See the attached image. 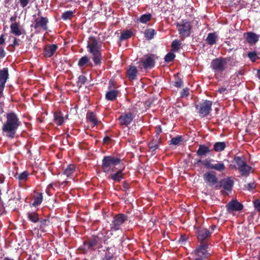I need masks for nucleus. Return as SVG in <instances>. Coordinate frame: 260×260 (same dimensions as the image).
<instances>
[{
    "label": "nucleus",
    "mask_w": 260,
    "mask_h": 260,
    "mask_svg": "<svg viewBox=\"0 0 260 260\" xmlns=\"http://www.w3.org/2000/svg\"><path fill=\"white\" fill-rule=\"evenodd\" d=\"M3 260H14L13 259L9 258L8 257H5Z\"/></svg>",
    "instance_id": "nucleus-61"
},
{
    "label": "nucleus",
    "mask_w": 260,
    "mask_h": 260,
    "mask_svg": "<svg viewBox=\"0 0 260 260\" xmlns=\"http://www.w3.org/2000/svg\"><path fill=\"white\" fill-rule=\"evenodd\" d=\"M226 147L225 142H219L215 143L213 145V150L216 152L223 151Z\"/></svg>",
    "instance_id": "nucleus-35"
},
{
    "label": "nucleus",
    "mask_w": 260,
    "mask_h": 260,
    "mask_svg": "<svg viewBox=\"0 0 260 260\" xmlns=\"http://www.w3.org/2000/svg\"><path fill=\"white\" fill-rule=\"evenodd\" d=\"M6 118V121L3 125L2 131L7 137L12 139L21 123L16 114L13 112L7 113Z\"/></svg>",
    "instance_id": "nucleus-1"
},
{
    "label": "nucleus",
    "mask_w": 260,
    "mask_h": 260,
    "mask_svg": "<svg viewBox=\"0 0 260 260\" xmlns=\"http://www.w3.org/2000/svg\"><path fill=\"white\" fill-rule=\"evenodd\" d=\"M255 187L254 183H250L247 185V188L249 190L253 189Z\"/></svg>",
    "instance_id": "nucleus-54"
},
{
    "label": "nucleus",
    "mask_w": 260,
    "mask_h": 260,
    "mask_svg": "<svg viewBox=\"0 0 260 260\" xmlns=\"http://www.w3.org/2000/svg\"><path fill=\"white\" fill-rule=\"evenodd\" d=\"M40 11L38 13V17L34 15V21L32 26L37 31L46 30L47 29V24L49 22L47 17L41 16Z\"/></svg>",
    "instance_id": "nucleus-4"
},
{
    "label": "nucleus",
    "mask_w": 260,
    "mask_h": 260,
    "mask_svg": "<svg viewBox=\"0 0 260 260\" xmlns=\"http://www.w3.org/2000/svg\"><path fill=\"white\" fill-rule=\"evenodd\" d=\"M243 208V205L237 200H232L226 205L227 210L229 213L240 211L242 210Z\"/></svg>",
    "instance_id": "nucleus-12"
},
{
    "label": "nucleus",
    "mask_w": 260,
    "mask_h": 260,
    "mask_svg": "<svg viewBox=\"0 0 260 260\" xmlns=\"http://www.w3.org/2000/svg\"><path fill=\"white\" fill-rule=\"evenodd\" d=\"M54 121L58 125H61L64 122V118L60 112H55L54 114Z\"/></svg>",
    "instance_id": "nucleus-29"
},
{
    "label": "nucleus",
    "mask_w": 260,
    "mask_h": 260,
    "mask_svg": "<svg viewBox=\"0 0 260 260\" xmlns=\"http://www.w3.org/2000/svg\"><path fill=\"white\" fill-rule=\"evenodd\" d=\"M226 64L227 61L225 59L218 58L212 61L211 66L215 72L221 73L225 69Z\"/></svg>",
    "instance_id": "nucleus-10"
},
{
    "label": "nucleus",
    "mask_w": 260,
    "mask_h": 260,
    "mask_svg": "<svg viewBox=\"0 0 260 260\" xmlns=\"http://www.w3.org/2000/svg\"><path fill=\"white\" fill-rule=\"evenodd\" d=\"M241 175L247 177L249 176L250 172H252V168L246 164L238 169Z\"/></svg>",
    "instance_id": "nucleus-24"
},
{
    "label": "nucleus",
    "mask_w": 260,
    "mask_h": 260,
    "mask_svg": "<svg viewBox=\"0 0 260 260\" xmlns=\"http://www.w3.org/2000/svg\"><path fill=\"white\" fill-rule=\"evenodd\" d=\"M189 94V89L185 88L182 90L181 93L182 97L187 96Z\"/></svg>",
    "instance_id": "nucleus-51"
},
{
    "label": "nucleus",
    "mask_w": 260,
    "mask_h": 260,
    "mask_svg": "<svg viewBox=\"0 0 260 260\" xmlns=\"http://www.w3.org/2000/svg\"><path fill=\"white\" fill-rule=\"evenodd\" d=\"M114 256L112 253L109 251L106 253L105 256L103 258V260H113Z\"/></svg>",
    "instance_id": "nucleus-48"
},
{
    "label": "nucleus",
    "mask_w": 260,
    "mask_h": 260,
    "mask_svg": "<svg viewBox=\"0 0 260 260\" xmlns=\"http://www.w3.org/2000/svg\"><path fill=\"white\" fill-rule=\"evenodd\" d=\"M29 173L27 171H24L20 174H17L15 175L16 179H18L20 182H25L27 180Z\"/></svg>",
    "instance_id": "nucleus-34"
},
{
    "label": "nucleus",
    "mask_w": 260,
    "mask_h": 260,
    "mask_svg": "<svg viewBox=\"0 0 260 260\" xmlns=\"http://www.w3.org/2000/svg\"><path fill=\"white\" fill-rule=\"evenodd\" d=\"M177 27L179 34L182 39L188 37L190 34L191 26L190 22L186 20H183L180 23L177 24Z\"/></svg>",
    "instance_id": "nucleus-6"
},
{
    "label": "nucleus",
    "mask_w": 260,
    "mask_h": 260,
    "mask_svg": "<svg viewBox=\"0 0 260 260\" xmlns=\"http://www.w3.org/2000/svg\"><path fill=\"white\" fill-rule=\"evenodd\" d=\"M225 90L226 88L222 87L218 89V91L220 93H223Z\"/></svg>",
    "instance_id": "nucleus-58"
},
{
    "label": "nucleus",
    "mask_w": 260,
    "mask_h": 260,
    "mask_svg": "<svg viewBox=\"0 0 260 260\" xmlns=\"http://www.w3.org/2000/svg\"><path fill=\"white\" fill-rule=\"evenodd\" d=\"M151 18V15L150 14H145L142 15L139 18V20L141 23H146L150 20Z\"/></svg>",
    "instance_id": "nucleus-40"
},
{
    "label": "nucleus",
    "mask_w": 260,
    "mask_h": 260,
    "mask_svg": "<svg viewBox=\"0 0 260 260\" xmlns=\"http://www.w3.org/2000/svg\"><path fill=\"white\" fill-rule=\"evenodd\" d=\"M258 260H260V250L258 253Z\"/></svg>",
    "instance_id": "nucleus-64"
},
{
    "label": "nucleus",
    "mask_w": 260,
    "mask_h": 260,
    "mask_svg": "<svg viewBox=\"0 0 260 260\" xmlns=\"http://www.w3.org/2000/svg\"><path fill=\"white\" fill-rule=\"evenodd\" d=\"M248 56L250 58V59L253 62L256 61L258 58L257 53L255 51L248 52Z\"/></svg>",
    "instance_id": "nucleus-45"
},
{
    "label": "nucleus",
    "mask_w": 260,
    "mask_h": 260,
    "mask_svg": "<svg viewBox=\"0 0 260 260\" xmlns=\"http://www.w3.org/2000/svg\"><path fill=\"white\" fill-rule=\"evenodd\" d=\"M5 43L4 35H2L0 37V45H3Z\"/></svg>",
    "instance_id": "nucleus-57"
},
{
    "label": "nucleus",
    "mask_w": 260,
    "mask_h": 260,
    "mask_svg": "<svg viewBox=\"0 0 260 260\" xmlns=\"http://www.w3.org/2000/svg\"><path fill=\"white\" fill-rule=\"evenodd\" d=\"M254 208L257 211H260V201L256 200L253 202Z\"/></svg>",
    "instance_id": "nucleus-50"
},
{
    "label": "nucleus",
    "mask_w": 260,
    "mask_h": 260,
    "mask_svg": "<svg viewBox=\"0 0 260 260\" xmlns=\"http://www.w3.org/2000/svg\"><path fill=\"white\" fill-rule=\"evenodd\" d=\"M212 102L211 101L205 100L200 104L196 105V108L202 117H205L210 113L212 110Z\"/></svg>",
    "instance_id": "nucleus-7"
},
{
    "label": "nucleus",
    "mask_w": 260,
    "mask_h": 260,
    "mask_svg": "<svg viewBox=\"0 0 260 260\" xmlns=\"http://www.w3.org/2000/svg\"><path fill=\"white\" fill-rule=\"evenodd\" d=\"M76 171V167L74 165H69L64 170L63 174L69 177L70 176H74V173Z\"/></svg>",
    "instance_id": "nucleus-22"
},
{
    "label": "nucleus",
    "mask_w": 260,
    "mask_h": 260,
    "mask_svg": "<svg viewBox=\"0 0 260 260\" xmlns=\"http://www.w3.org/2000/svg\"><path fill=\"white\" fill-rule=\"evenodd\" d=\"M257 77L260 80V70L257 71Z\"/></svg>",
    "instance_id": "nucleus-60"
},
{
    "label": "nucleus",
    "mask_w": 260,
    "mask_h": 260,
    "mask_svg": "<svg viewBox=\"0 0 260 260\" xmlns=\"http://www.w3.org/2000/svg\"><path fill=\"white\" fill-rule=\"evenodd\" d=\"M43 201V194L41 193H37L34 197L33 206L37 207L40 205Z\"/></svg>",
    "instance_id": "nucleus-33"
},
{
    "label": "nucleus",
    "mask_w": 260,
    "mask_h": 260,
    "mask_svg": "<svg viewBox=\"0 0 260 260\" xmlns=\"http://www.w3.org/2000/svg\"><path fill=\"white\" fill-rule=\"evenodd\" d=\"M175 57V55L174 53L169 52L168 53L165 57V60L166 62H170L172 61Z\"/></svg>",
    "instance_id": "nucleus-46"
},
{
    "label": "nucleus",
    "mask_w": 260,
    "mask_h": 260,
    "mask_svg": "<svg viewBox=\"0 0 260 260\" xmlns=\"http://www.w3.org/2000/svg\"><path fill=\"white\" fill-rule=\"evenodd\" d=\"M74 16V12L67 11L62 14L61 17L64 20L71 19Z\"/></svg>",
    "instance_id": "nucleus-41"
},
{
    "label": "nucleus",
    "mask_w": 260,
    "mask_h": 260,
    "mask_svg": "<svg viewBox=\"0 0 260 260\" xmlns=\"http://www.w3.org/2000/svg\"><path fill=\"white\" fill-rule=\"evenodd\" d=\"M2 210H3V208H2V206L0 205V214L2 212Z\"/></svg>",
    "instance_id": "nucleus-62"
},
{
    "label": "nucleus",
    "mask_w": 260,
    "mask_h": 260,
    "mask_svg": "<svg viewBox=\"0 0 260 260\" xmlns=\"http://www.w3.org/2000/svg\"><path fill=\"white\" fill-rule=\"evenodd\" d=\"M8 76V69L7 68H4L0 71V90H3Z\"/></svg>",
    "instance_id": "nucleus-15"
},
{
    "label": "nucleus",
    "mask_w": 260,
    "mask_h": 260,
    "mask_svg": "<svg viewBox=\"0 0 260 260\" xmlns=\"http://www.w3.org/2000/svg\"><path fill=\"white\" fill-rule=\"evenodd\" d=\"M11 32L12 34L15 36H20L22 35V30L20 27L19 23L18 22H14L10 25Z\"/></svg>",
    "instance_id": "nucleus-21"
},
{
    "label": "nucleus",
    "mask_w": 260,
    "mask_h": 260,
    "mask_svg": "<svg viewBox=\"0 0 260 260\" xmlns=\"http://www.w3.org/2000/svg\"><path fill=\"white\" fill-rule=\"evenodd\" d=\"M120 162V159L112 156H105L102 159V169L106 174L115 172L116 167Z\"/></svg>",
    "instance_id": "nucleus-2"
},
{
    "label": "nucleus",
    "mask_w": 260,
    "mask_h": 260,
    "mask_svg": "<svg viewBox=\"0 0 260 260\" xmlns=\"http://www.w3.org/2000/svg\"><path fill=\"white\" fill-rule=\"evenodd\" d=\"M246 39L250 44H255L258 41V36L252 32H248L246 34Z\"/></svg>",
    "instance_id": "nucleus-25"
},
{
    "label": "nucleus",
    "mask_w": 260,
    "mask_h": 260,
    "mask_svg": "<svg viewBox=\"0 0 260 260\" xmlns=\"http://www.w3.org/2000/svg\"><path fill=\"white\" fill-rule=\"evenodd\" d=\"M217 39V36L215 32L209 33L207 37L206 42L209 45H212L216 43Z\"/></svg>",
    "instance_id": "nucleus-30"
},
{
    "label": "nucleus",
    "mask_w": 260,
    "mask_h": 260,
    "mask_svg": "<svg viewBox=\"0 0 260 260\" xmlns=\"http://www.w3.org/2000/svg\"><path fill=\"white\" fill-rule=\"evenodd\" d=\"M160 143V139L157 137L156 139H153L151 142L149 143L148 147L149 149L153 152L158 149Z\"/></svg>",
    "instance_id": "nucleus-28"
},
{
    "label": "nucleus",
    "mask_w": 260,
    "mask_h": 260,
    "mask_svg": "<svg viewBox=\"0 0 260 260\" xmlns=\"http://www.w3.org/2000/svg\"><path fill=\"white\" fill-rule=\"evenodd\" d=\"M126 219V216L122 214H119L115 216L110 224L111 231L113 232L120 230L121 225Z\"/></svg>",
    "instance_id": "nucleus-8"
},
{
    "label": "nucleus",
    "mask_w": 260,
    "mask_h": 260,
    "mask_svg": "<svg viewBox=\"0 0 260 260\" xmlns=\"http://www.w3.org/2000/svg\"><path fill=\"white\" fill-rule=\"evenodd\" d=\"M5 52L4 51V49L3 47H0V58H3L5 56Z\"/></svg>",
    "instance_id": "nucleus-55"
},
{
    "label": "nucleus",
    "mask_w": 260,
    "mask_h": 260,
    "mask_svg": "<svg viewBox=\"0 0 260 260\" xmlns=\"http://www.w3.org/2000/svg\"><path fill=\"white\" fill-rule=\"evenodd\" d=\"M181 45V43L179 41L177 40H175L173 41L172 43V50L175 51H178L179 47Z\"/></svg>",
    "instance_id": "nucleus-43"
},
{
    "label": "nucleus",
    "mask_w": 260,
    "mask_h": 260,
    "mask_svg": "<svg viewBox=\"0 0 260 260\" xmlns=\"http://www.w3.org/2000/svg\"><path fill=\"white\" fill-rule=\"evenodd\" d=\"M212 169L222 172L225 170V166L222 161L214 160Z\"/></svg>",
    "instance_id": "nucleus-23"
},
{
    "label": "nucleus",
    "mask_w": 260,
    "mask_h": 260,
    "mask_svg": "<svg viewBox=\"0 0 260 260\" xmlns=\"http://www.w3.org/2000/svg\"><path fill=\"white\" fill-rule=\"evenodd\" d=\"M197 234L199 240L203 241L210 237L211 232L207 229H201L198 231Z\"/></svg>",
    "instance_id": "nucleus-19"
},
{
    "label": "nucleus",
    "mask_w": 260,
    "mask_h": 260,
    "mask_svg": "<svg viewBox=\"0 0 260 260\" xmlns=\"http://www.w3.org/2000/svg\"><path fill=\"white\" fill-rule=\"evenodd\" d=\"M79 82L84 84L86 81V78L84 76H80L78 78Z\"/></svg>",
    "instance_id": "nucleus-53"
},
{
    "label": "nucleus",
    "mask_w": 260,
    "mask_h": 260,
    "mask_svg": "<svg viewBox=\"0 0 260 260\" xmlns=\"http://www.w3.org/2000/svg\"><path fill=\"white\" fill-rule=\"evenodd\" d=\"M205 182L210 185H214L217 182V178L215 175L212 172H207L204 175Z\"/></svg>",
    "instance_id": "nucleus-17"
},
{
    "label": "nucleus",
    "mask_w": 260,
    "mask_h": 260,
    "mask_svg": "<svg viewBox=\"0 0 260 260\" xmlns=\"http://www.w3.org/2000/svg\"><path fill=\"white\" fill-rule=\"evenodd\" d=\"M192 254L195 256H199L207 260L211 255L212 252H210L207 244L201 242L197 246Z\"/></svg>",
    "instance_id": "nucleus-5"
},
{
    "label": "nucleus",
    "mask_w": 260,
    "mask_h": 260,
    "mask_svg": "<svg viewBox=\"0 0 260 260\" xmlns=\"http://www.w3.org/2000/svg\"><path fill=\"white\" fill-rule=\"evenodd\" d=\"M100 239L98 237H93L88 241L84 242V249L87 250L89 249L100 248L102 245L100 243Z\"/></svg>",
    "instance_id": "nucleus-11"
},
{
    "label": "nucleus",
    "mask_w": 260,
    "mask_h": 260,
    "mask_svg": "<svg viewBox=\"0 0 260 260\" xmlns=\"http://www.w3.org/2000/svg\"><path fill=\"white\" fill-rule=\"evenodd\" d=\"M137 73L138 70L136 67L134 66L130 67L127 70V75L128 78L131 80H133L136 79Z\"/></svg>",
    "instance_id": "nucleus-27"
},
{
    "label": "nucleus",
    "mask_w": 260,
    "mask_h": 260,
    "mask_svg": "<svg viewBox=\"0 0 260 260\" xmlns=\"http://www.w3.org/2000/svg\"><path fill=\"white\" fill-rule=\"evenodd\" d=\"M182 140V137L178 136L173 138L171 140V144L173 145H178Z\"/></svg>",
    "instance_id": "nucleus-47"
},
{
    "label": "nucleus",
    "mask_w": 260,
    "mask_h": 260,
    "mask_svg": "<svg viewBox=\"0 0 260 260\" xmlns=\"http://www.w3.org/2000/svg\"><path fill=\"white\" fill-rule=\"evenodd\" d=\"M30 0H19L21 6L22 8L25 7L29 3Z\"/></svg>",
    "instance_id": "nucleus-49"
},
{
    "label": "nucleus",
    "mask_w": 260,
    "mask_h": 260,
    "mask_svg": "<svg viewBox=\"0 0 260 260\" xmlns=\"http://www.w3.org/2000/svg\"><path fill=\"white\" fill-rule=\"evenodd\" d=\"M234 161L238 166V169H239V168H241L243 166L246 164L244 158L239 156H235L234 158Z\"/></svg>",
    "instance_id": "nucleus-37"
},
{
    "label": "nucleus",
    "mask_w": 260,
    "mask_h": 260,
    "mask_svg": "<svg viewBox=\"0 0 260 260\" xmlns=\"http://www.w3.org/2000/svg\"><path fill=\"white\" fill-rule=\"evenodd\" d=\"M115 172V173H110V175L109 176L108 178L112 179L114 182H120L123 178L124 176L123 169H119L117 171L116 170Z\"/></svg>",
    "instance_id": "nucleus-16"
},
{
    "label": "nucleus",
    "mask_w": 260,
    "mask_h": 260,
    "mask_svg": "<svg viewBox=\"0 0 260 260\" xmlns=\"http://www.w3.org/2000/svg\"><path fill=\"white\" fill-rule=\"evenodd\" d=\"M134 116L131 113L122 114L119 118L120 125L125 126H128L132 121Z\"/></svg>",
    "instance_id": "nucleus-13"
},
{
    "label": "nucleus",
    "mask_w": 260,
    "mask_h": 260,
    "mask_svg": "<svg viewBox=\"0 0 260 260\" xmlns=\"http://www.w3.org/2000/svg\"><path fill=\"white\" fill-rule=\"evenodd\" d=\"M19 40H17L16 38H14L13 43V47L18 46L19 45Z\"/></svg>",
    "instance_id": "nucleus-56"
},
{
    "label": "nucleus",
    "mask_w": 260,
    "mask_h": 260,
    "mask_svg": "<svg viewBox=\"0 0 260 260\" xmlns=\"http://www.w3.org/2000/svg\"><path fill=\"white\" fill-rule=\"evenodd\" d=\"M214 160L211 158H207L204 160H202L201 159L199 160L197 164L199 165L200 164L204 165L206 168L209 169H212V167L213 166V162Z\"/></svg>",
    "instance_id": "nucleus-26"
},
{
    "label": "nucleus",
    "mask_w": 260,
    "mask_h": 260,
    "mask_svg": "<svg viewBox=\"0 0 260 260\" xmlns=\"http://www.w3.org/2000/svg\"><path fill=\"white\" fill-rule=\"evenodd\" d=\"M87 48L93 56V60L96 65L101 63V53L100 46L94 38L90 39Z\"/></svg>",
    "instance_id": "nucleus-3"
},
{
    "label": "nucleus",
    "mask_w": 260,
    "mask_h": 260,
    "mask_svg": "<svg viewBox=\"0 0 260 260\" xmlns=\"http://www.w3.org/2000/svg\"><path fill=\"white\" fill-rule=\"evenodd\" d=\"M183 85V81L181 79L176 80L175 82V86L177 87H181Z\"/></svg>",
    "instance_id": "nucleus-52"
},
{
    "label": "nucleus",
    "mask_w": 260,
    "mask_h": 260,
    "mask_svg": "<svg viewBox=\"0 0 260 260\" xmlns=\"http://www.w3.org/2000/svg\"><path fill=\"white\" fill-rule=\"evenodd\" d=\"M28 218L29 220L33 222H37L39 221V218L38 214L35 212L28 213Z\"/></svg>",
    "instance_id": "nucleus-38"
},
{
    "label": "nucleus",
    "mask_w": 260,
    "mask_h": 260,
    "mask_svg": "<svg viewBox=\"0 0 260 260\" xmlns=\"http://www.w3.org/2000/svg\"><path fill=\"white\" fill-rule=\"evenodd\" d=\"M211 151V150L210 148L204 145H200L199 147V149L197 151V154L198 156L200 157H203L205 155L210 152Z\"/></svg>",
    "instance_id": "nucleus-20"
},
{
    "label": "nucleus",
    "mask_w": 260,
    "mask_h": 260,
    "mask_svg": "<svg viewBox=\"0 0 260 260\" xmlns=\"http://www.w3.org/2000/svg\"><path fill=\"white\" fill-rule=\"evenodd\" d=\"M86 118L88 122L93 125H96L98 124V121L95 115L93 112H88L86 115Z\"/></svg>",
    "instance_id": "nucleus-31"
},
{
    "label": "nucleus",
    "mask_w": 260,
    "mask_h": 260,
    "mask_svg": "<svg viewBox=\"0 0 260 260\" xmlns=\"http://www.w3.org/2000/svg\"><path fill=\"white\" fill-rule=\"evenodd\" d=\"M49 222L47 219H43L40 221V229L42 232L45 233L47 231V226H48Z\"/></svg>",
    "instance_id": "nucleus-39"
},
{
    "label": "nucleus",
    "mask_w": 260,
    "mask_h": 260,
    "mask_svg": "<svg viewBox=\"0 0 260 260\" xmlns=\"http://www.w3.org/2000/svg\"><path fill=\"white\" fill-rule=\"evenodd\" d=\"M193 260H206L199 256H196Z\"/></svg>",
    "instance_id": "nucleus-59"
},
{
    "label": "nucleus",
    "mask_w": 260,
    "mask_h": 260,
    "mask_svg": "<svg viewBox=\"0 0 260 260\" xmlns=\"http://www.w3.org/2000/svg\"><path fill=\"white\" fill-rule=\"evenodd\" d=\"M155 34V32L154 29H147V30H146V31H145V33H144L145 37L148 40L152 39L153 38Z\"/></svg>",
    "instance_id": "nucleus-42"
},
{
    "label": "nucleus",
    "mask_w": 260,
    "mask_h": 260,
    "mask_svg": "<svg viewBox=\"0 0 260 260\" xmlns=\"http://www.w3.org/2000/svg\"><path fill=\"white\" fill-rule=\"evenodd\" d=\"M234 185V181L230 178H224L220 181V185L225 190L231 191Z\"/></svg>",
    "instance_id": "nucleus-18"
},
{
    "label": "nucleus",
    "mask_w": 260,
    "mask_h": 260,
    "mask_svg": "<svg viewBox=\"0 0 260 260\" xmlns=\"http://www.w3.org/2000/svg\"><path fill=\"white\" fill-rule=\"evenodd\" d=\"M118 91L116 90L109 91L106 94V99L108 101L114 100L118 95Z\"/></svg>",
    "instance_id": "nucleus-32"
},
{
    "label": "nucleus",
    "mask_w": 260,
    "mask_h": 260,
    "mask_svg": "<svg viewBox=\"0 0 260 260\" xmlns=\"http://www.w3.org/2000/svg\"><path fill=\"white\" fill-rule=\"evenodd\" d=\"M58 47L55 44L47 45L44 49L43 54L46 57H51L56 52Z\"/></svg>",
    "instance_id": "nucleus-14"
},
{
    "label": "nucleus",
    "mask_w": 260,
    "mask_h": 260,
    "mask_svg": "<svg viewBox=\"0 0 260 260\" xmlns=\"http://www.w3.org/2000/svg\"><path fill=\"white\" fill-rule=\"evenodd\" d=\"M52 187V184H50L48 185V187H47V189H49L50 187Z\"/></svg>",
    "instance_id": "nucleus-63"
},
{
    "label": "nucleus",
    "mask_w": 260,
    "mask_h": 260,
    "mask_svg": "<svg viewBox=\"0 0 260 260\" xmlns=\"http://www.w3.org/2000/svg\"><path fill=\"white\" fill-rule=\"evenodd\" d=\"M132 33L130 30H126L124 31L120 36L121 40H126L130 38L132 36Z\"/></svg>",
    "instance_id": "nucleus-44"
},
{
    "label": "nucleus",
    "mask_w": 260,
    "mask_h": 260,
    "mask_svg": "<svg viewBox=\"0 0 260 260\" xmlns=\"http://www.w3.org/2000/svg\"><path fill=\"white\" fill-rule=\"evenodd\" d=\"M139 63L145 69H151L155 64V56L153 54L145 55L140 58Z\"/></svg>",
    "instance_id": "nucleus-9"
},
{
    "label": "nucleus",
    "mask_w": 260,
    "mask_h": 260,
    "mask_svg": "<svg viewBox=\"0 0 260 260\" xmlns=\"http://www.w3.org/2000/svg\"><path fill=\"white\" fill-rule=\"evenodd\" d=\"M90 63V59L86 56L82 57L79 60L78 64L79 67L82 68Z\"/></svg>",
    "instance_id": "nucleus-36"
}]
</instances>
